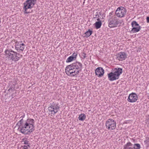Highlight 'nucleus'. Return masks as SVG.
Masks as SVG:
<instances>
[{
	"instance_id": "f257e3e1",
	"label": "nucleus",
	"mask_w": 149,
	"mask_h": 149,
	"mask_svg": "<svg viewBox=\"0 0 149 149\" xmlns=\"http://www.w3.org/2000/svg\"><path fill=\"white\" fill-rule=\"evenodd\" d=\"M21 132L24 134H29L34 130V120L29 119L23 122V118L18 122Z\"/></svg>"
},
{
	"instance_id": "f03ea898",
	"label": "nucleus",
	"mask_w": 149,
	"mask_h": 149,
	"mask_svg": "<svg viewBox=\"0 0 149 149\" xmlns=\"http://www.w3.org/2000/svg\"><path fill=\"white\" fill-rule=\"evenodd\" d=\"M37 0H27L24 3V9L25 10V13L26 12L27 10L28 9H31L32 8L34 5L36 3Z\"/></svg>"
},
{
	"instance_id": "7ed1b4c3",
	"label": "nucleus",
	"mask_w": 149,
	"mask_h": 149,
	"mask_svg": "<svg viewBox=\"0 0 149 149\" xmlns=\"http://www.w3.org/2000/svg\"><path fill=\"white\" fill-rule=\"evenodd\" d=\"M116 122L113 120L109 119L106 121L105 125L106 128L109 130H114L116 127Z\"/></svg>"
},
{
	"instance_id": "20e7f679",
	"label": "nucleus",
	"mask_w": 149,
	"mask_h": 149,
	"mask_svg": "<svg viewBox=\"0 0 149 149\" xmlns=\"http://www.w3.org/2000/svg\"><path fill=\"white\" fill-rule=\"evenodd\" d=\"M126 12V9L122 6L119 7L116 11V14L119 17H123Z\"/></svg>"
},
{
	"instance_id": "39448f33",
	"label": "nucleus",
	"mask_w": 149,
	"mask_h": 149,
	"mask_svg": "<svg viewBox=\"0 0 149 149\" xmlns=\"http://www.w3.org/2000/svg\"><path fill=\"white\" fill-rule=\"evenodd\" d=\"M75 69L70 65L67 66L65 68L66 74L69 76L73 77L72 75L74 74Z\"/></svg>"
},
{
	"instance_id": "423d86ee",
	"label": "nucleus",
	"mask_w": 149,
	"mask_h": 149,
	"mask_svg": "<svg viewBox=\"0 0 149 149\" xmlns=\"http://www.w3.org/2000/svg\"><path fill=\"white\" fill-rule=\"evenodd\" d=\"M59 107L57 104H55L54 102L52 104H50V106L48 108V110L50 112H54V114L56 113L58 111Z\"/></svg>"
},
{
	"instance_id": "0eeeda50",
	"label": "nucleus",
	"mask_w": 149,
	"mask_h": 149,
	"mask_svg": "<svg viewBox=\"0 0 149 149\" xmlns=\"http://www.w3.org/2000/svg\"><path fill=\"white\" fill-rule=\"evenodd\" d=\"M22 42H15V49L18 52H22L25 47L24 44L23 43H21Z\"/></svg>"
},
{
	"instance_id": "6e6552de",
	"label": "nucleus",
	"mask_w": 149,
	"mask_h": 149,
	"mask_svg": "<svg viewBox=\"0 0 149 149\" xmlns=\"http://www.w3.org/2000/svg\"><path fill=\"white\" fill-rule=\"evenodd\" d=\"M138 98L137 94L135 93H132L129 94L127 101L130 102H134L136 101Z\"/></svg>"
},
{
	"instance_id": "1a4fd4ad",
	"label": "nucleus",
	"mask_w": 149,
	"mask_h": 149,
	"mask_svg": "<svg viewBox=\"0 0 149 149\" xmlns=\"http://www.w3.org/2000/svg\"><path fill=\"white\" fill-rule=\"evenodd\" d=\"M118 20L115 17L111 20L109 19L108 20L109 26L111 28H113L117 27L118 25Z\"/></svg>"
},
{
	"instance_id": "9d476101",
	"label": "nucleus",
	"mask_w": 149,
	"mask_h": 149,
	"mask_svg": "<svg viewBox=\"0 0 149 149\" xmlns=\"http://www.w3.org/2000/svg\"><path fill=\"white\" fill-rule=\"evenodd\" d=\"M117 58L120 61L125 60L127 58L126 54L123 52H121L116 55Z\"/></svg>"
},
{
	"instance_id": "9b49d317",
	"label": "nucleus",
	"mask_w": 149,
	"mask_h": 149,
	"mask_svg": "<svg viewBox=\"0 0 149 149\" xmlns=\"http://www.w3.org/2000/svg\"><path fill=\"white\" fill-rule=\"evenodd\" d=\"M22 56V55L15 52L10 60L16 62L18 61Z\"/></svg>"
},
{
	"instance_id": "f8f14e48",
	"label": "nucleus",
	"mask_w": 149,
	"mask_h": 149,
	"mask_svg": "<svg viewBox=\"0 0 149 149\" xmlns=\"http://www.w3.org/2000/svg\"><path fill=\"white\" fill-rule=\"evenodd\" d=\"M15 52V51L11 49H7L5 51V55L8 58L9 60H10Z\"/></svg>"
},
{
	"instance_id": "ddd939ff",
	"label": "nucleus",
	"mask_w": 149,
	"mask_h": 149,
	"mask_svg": "<svg viewBox=\"0 0 149 149\" xmlns=\"http://www.w3.org/2000/svg\"><path fill=\"white\" fill-rule=\"evenodd\" d=\"M95 74L99 77L102 76L104 73V70L102 67H98L95 70Z\"/></svg>"
},
{
	"instance_id": "4468645a",
	"label": "nucleus",
	"mask_w": 149,
	"mask_h": 149,
	"mask_svg": "<svg viewBox=\"0 0 149 149\" xmlns=\"http://www.w3.org/2000/svg\"><path fill=\"white\" fill-rule=\"evenodd\" d=\"M108 74V79L110 81H113L119 79L113 72H110Z\"/></svg>"
},
{
	"instance_id": "2eb2a0df",
	"label": "nucleus",
	"mask_w": 149,
	"mask_h": 149,
	"mask_svg": "<svg viewBox=\"0 0 149 149\" xmlns=\"http://www.w3.org/2000/svg\"><path fill=\"white\" fill-rule=\"evenodd\" d=\"M123 69L120 68H115L114 69V72H113L116 74V76L119 78V76L122 73Z\"/></svg>"
},
{
	"instance_id": "dca6fc26",
	"label": "nucleus",
	"mask_w": 149,
	"mask_h": 149,
	"mask_svg": "<svg viewBox=\"0 0 149 149\" xmlns=\"http://www.w3.org/2000/svg\"><path fill=\"white\" fill-rule=\"evenodd\" d=\"M72 66L74 67V69H75L78 70L81 69L82 67V64L79 62H77L76 63H74L70 64Z\"/></svg>"
},
{
	"instance_id": "f3484780",
	"label": "nucleus",
	"mask_w": 149,
	"mask_h": 149,
	"mask_svg": "<svg viewBox=\"0 0 149 149\" xmlns=\"http://www.w3.org/2000/svg\"><path fill=\"white\" fill-rule=\"evenodd\" d=\"M141 27L140 26L136 27H132V28L131 31V33H134L139 32L140 31Z\"/></svg>"
},
{
	"instance_id": "a211bd4d",
	"label": "nucleus",
	"mask_w": 149,
	"mask_h": 149,
	"mask_svg": "<svg viewBox=\"0 0 149 149\" xmlns=\"http://www.w3.org/2000/svg\"><path fill=\"white\" fill-rule=\"evenodd\" d=\"M97 20L98 21L96 22L95 24V27L96 29H98L100 28L102 23L101 21L100 20V19L99 18L97 19Z\"/></svg>"
},
{
	"instance_id": "6ab92c4d",
	"label": "nucleus",
	"mask_w": 149,
	"mask_h": 149,
	"mask_svg": "<svg viewBox=\"0 0 149 149\" xmlns=\"http://www.w3.org/2000/svg\"><path fill=\"white\" fill-rule=\"evenodd\" d=\"M93 32L91 30L89 29H88V30L86 31L84 34L85 35L84 37L86 38L88 37L92 34Z\"/></svg>"
},
{
	"instance_id": "aec40b11",
	"label": "nucleus",
	"mask_w": 149,
	"mask_h": 149,
	"mask_svg": "<svg viewBox=\"0 0 149 149\" xmlns=\"http://www.w3.org/2000/svg\"><path fill=\"white\" fill-rule=\"evenodd\" d=\"M86 118V116L84 113H82L79 115L78 118L79 120L84 121Z\"/></svg>"
},
{
	"instance_id": "412c9836",
	"label": "nucleus",
	"mask_w": 149,
	"mask_h": 149,
	"mask_svg": "<svg viewBox=\"0 0 149 149\" xmlns=\"http://www.w3.org/2000/svg\"><path fill=\"white\" fill-rule=\"evenodd\" d=\"M131 25L132 27H136L139 26V24L135 21H133L131 23Z\"/></svg>"
},
{
	"instance_id": "4be33fe9",
	"label": "nucleus",
	"mask_w": 149,
	"mask_h": 149,
	"mask_svg": "<svg viewBox=\"0 0 149 149\" xmlns=\"http://www.w3.org/2000/svg\"><path fill=\"white\" fill-rule=\"evenodd\" d=\"M141 146L140 144L139 143H135L134 145L133 148L134 149H140Z\"/></svg>"
},
{
	"instance_id": "5701e85b",
	"label": "nucleus",
	"mask_w": 149,
	"mask_h": 149,
	"mask_svg": "<svg viewBox=\"0 0 149 149\" xmlns=\"http://www.w3.org/2000/svg\"><path fill=\"white\" fill-rule=\"evenodd\" d=\"M74 60H75L74 59V57L71 56H70L67 59L66 62L67 63L70 62Z\"/></svg>"
},
{
	"instance_id": "b1692460",
	"label": "nucleus",
	"mask_w": 149,
	"mask_h": 149,
	"mask_svg": "<svg viewBox=\"0 0 149 149\" xmlns=\"http://www.w3.org/2000/svg\"><path fill=\"white\" fill-rule=\"evenodd\" d=\"M132 146V144L131 143L129 142L127 143L124 146V147H130L129 146Z\"/></svg>"
},
{
	"instance_id": "393cba45",
	"label": "nucleus",
	"mask_w": 149,
	"mask_h": 149,
	"mask_svg": "<svg viewBox=\"0 0 149 149\" xmlns=\"http://www.w3.org/2000/svg\"><path fill=\"white\" fill-rule=\"evenodd\" d=\"M23 141L24 142V144L26 145H29V141L26 140V139H22Z\"/></svg>"
},
{
	"instance_id": "a878e982",
	"label": "nucleus",
	"mask_w": 149,
	"mask_h": 149,
	"mask_svg": "<svg viewBox=\"0 0 149 149\" xmlns=\"http://www.w3.org/2000/svg\"><path fill=\"white\" fill-rule=\"evenodd\" d=\"M77 55V52H74L72 54V56H72V57H74V59L75 60L76 58V57Z\"/></svg>"
},
{
	"instance_id": "bb28decb",
	"label": "nucleus",
	"mask_w": 149,
	"mask_h": 149,
	"mask_svg": "<svg viewBox=\"0 0 149 149\" xmlns=\"http://www.w3.org/2000/svg\"><path fill=\"white\" fill-rule=\"evenodd\" d=\"M79 73V70L75 71V72H74V74L72 75L73 77H74L76 74H78Z\"/></svg>"
},
{
	"instance_id": "cd10ccee",
	"label": "nucleus",
	"mask_w": 149,
	"mask_h": 149,
	"mask_svg": "<svg viewBox=\"0 0 149 149\" xmlns=\"http://www.w3.org/2000/svg\"><path fill=\"white\" fill-rule=\"evenodd\" d=\"M28 146L30 147V146L29 145H28L27 146H22V149H28Z\"/></svg>"
},
{
	"instance_id": "c85d7f7f",
	"label": "nucleus",
	"mask_w": 149,
	"mask_h": 149,
	"mask_svg": "<svg viewBox=\"0 0 149 149\" xmlns=\"http://www.w3.org/2000/svg\"><path fill=\"white\" fill-rule=\"evenodd\" d=\"M144 142L146 143L147 144V145L149 144V138H148Z\"/></svg>"
},
{
	"instance_id": "c756f323",
	"label": "nucleus",
	"mask_w": 149,
	"mask_h": 149,
	"mask_svg": "<svg viewBox=\"0 0 149 149\" xmlns=\"http://www.w3.org/2000/svg\"><path fill=\"white\" fill-rule=\"evenodd\" d=\"M95 15V17L94 18H98L99 17V16L98 15V13L97 12L96 13V14Z\"/></svg>"
},
{
	"instance_id": "7c9ffc66",
	"label": "nucleus",
	"mask_w": 149,
	"mask_h": 149,
	"mask_svg": "<svg viewBox=\"0 0 149 149\" xmlns=\"http://www.w3.org/2000/svg\"><path fill=\"white\" fill-rule=\"evenodd\" d=\"M123 149H133V148L132 147H124Z\"/></svg>"
},
{
	"instance_id": "2f4dec72",
	"label": "nucleus",
	"mask_w": 149,
	"mask_h": 149,
	"mask_svg": "<svg viewBox=\"0 0 149 149\" xmlns=\"http://www.w3.org/2000/svg\"><path fill=\"white\" fill-rule=\"evenodd\" d=\"M118 24H121L122 22H123V21H120V20H118Z\"/></svg>"
},
{
	"instance_id": "473e14b6",
	"label": "nucleus",
	"mask_w": 149,
	"mask_h": 149,
	"mask_svg": "<svg viewBox=\"0 0 149 149\" xmlns=\"http://www.w3.org/2000/svg\"><path fill=\"white\" fill-rule=\"evenodd\" d=\"M83 54H84V55L83 56V58L84 59L85 58H86V54L85 53H84Z\"/></svg>"
},
{
	"instance_id": "72a5a7b5",
	"label": "nucleus",
	"mask_w": 149,
	"mask_h": 149,
	"mask_svg": "<svg viewBox=\"0 0 149 149\" xmlns=\"http://www.w3.org/2000/svg\"><path fill=\"white\" fill-rule=\"evenodd\" d=\"M147 22V23H149V17H147L146 18Z\"/></svg>"
},
{
	"instance_id": "f704fd0d",
	"label": "nucleus",
	"mask_w": 149,
	"mask_h": 149,
	"mask_svg": "<svg viewBox=\"0 0 149 149\" xmlns=\"http://www.w3.org/2000/svg\"><path fill=\"white\" fill-rule=\"evenodd\" d=\"M112 15V12H111L109 13V15L110 16L111 15Z\"/></svg>"
},
{
	"instance_id": "c9c22d12",
	"label": "nucleus",
	"mask_w": 149,
	"mask_h": 149,
	"mask_svg": "<svg viewBox=\"0 0 149 149\" xmlns=\"http://www.w3.org/2000/svg\"><path fill=\"white\" fill-rule=\"evenodd\" d=\"M24 114H23V117H24Z\"/></svg>"
}]
</instances>
